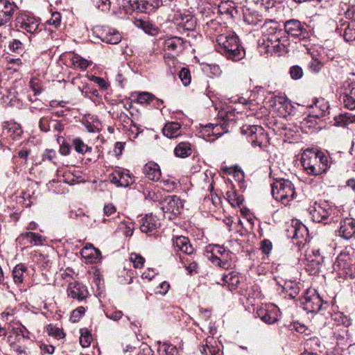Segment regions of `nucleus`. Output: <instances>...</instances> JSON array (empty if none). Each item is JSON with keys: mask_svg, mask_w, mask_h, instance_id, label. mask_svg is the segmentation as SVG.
<instances>
[{"mask_svg": "<svg viewBox=\"0 0 355 355\" xmlns=\"http://www.w3.org/2000/svg\"><path fill=\"white\" fill-rule=\"evenodd\" d=\"M223 281L232 291L237 288L241 281V277L236 272H230L223 275Z\"/></svg>", "mask_w": 355, "mask_h": 355, "instance_id": "obj_30", "label": "nucleus"}, {"mask_svg": "<svg viewBox=\"0 0 355 355\" xmlns=\"http://www.w3.org/2000/svg\"><path fill=\"white\" fill-rule=\"evenodd\" d=\"M123 6L126 12L135 10L141 12L140 1L139 0H123Z\"/></svg>", "mask_w": 355, "mask_h": 355, "instance_id": "obj_45", "label": "nucleus"}, {"mask_svg": "<svg viewBox=\"0 0 355 355\" xmlns=\"http://www.w3.org/2000/svg\"><path fill=\"white\" fill-rule=\"evenodd\" d=\"M270 105L275 107L277 110L282 112V110H285L290 105L288 99L284 96H275L270 100Z\"/></svg>", "mask_w": 355, "mask_h": 355, "instance_id": "obj_32", "label": "nucleus"}, {"mask_svg": "<svg viewBox=\"0 0 355 355\" xmlns=\"http://www.w3.org/2000/svg\"><path fill=\"white\" fill-rule=\"evenodd\" d=\"M9 48L13 52L21 53L24 50V44L21 40L14 39L10 42Z\"/></svg>", "mask_w": 355, "mask_h": 355, "instance_id": "obj_52", "label": "nucleus"}, {"mask_svg": "<svg viewBox=\"0 0 355 355\" xmlns=\"http://www.w3.org/2000/svg\"><path fill=\"white\" fill-rule=\"evenodd\" d=\"M72 144L75 150L78 153L84 154L87 151H91L92 148L86 145L80 138H74L72 140Z\"/></svg>", "mask_w": 355, "mask_h": 355, "instance_id": "obj_41", "label": "nucleus"}, {"mask_svg": "<svg viewBox=\"0 0 355 355\" xmlns=\"http://www.w3.org/2000/svg\"><path fill=\"white\" fill-rule=\"evenodd\" d=\"M226 194L229 201L233 206H239L242 204L243 201V198L239 196L236 192L227 191Z\"/></svg>", "mask_w": 355, "mask_h": 355, "instance_id": "obj_47", "label": "nucleus"}, {"mask_svg": "<svg viewBox=\"0 0 355 355\" xmlns=\"http://www.w3.org/2000/svg\"><path fill=\"white\" fill-rule=\"evenodd\" d=\"M67 293L69 297L80 302L85 300L89 295L87 287L77 282H71L69 284Z\"/></svg>", "mask_w": 355, "mask_h": 355, "instance_id": "obj_13", "label": "nucleus"}, {"mask_svg": "<svg viewBox=\"0 0 355 355\" xmlns=\"http://www.w3.org/2000/svg\"><path fill=\"white\" fill-rule=\"evenodd\" d=\"M71 62L73 67L76 69H80L81 70H85L89 65L92 64V62L89 61L78 54H74L71 58Z\"/></svg>", "mask_w": 355, "mask_h": 355, "instance_id": "obj_36", "label": "nucleus"}, {"mask_svg": "<svg viewBox=\"0 0 355 355\" xmlns=\"http://www.w3.org/2000/svg\"><path fill=\"white\" fill-rule=\"evenodd\" d=\"M93 1L102 11H108L110 8L111 3L110 0H93Z\"/></svg>", "mask_w": 355, "mask_h": 355, "instance_id": "obj_61", "label": "nucleus"}, {"mask_svg": "<svg viewBox=\"0 0 355 355\" xmlns=\"http://www.w3.org/2000/svg\"><path fill=\"white\" fill-rule=\"evenodd\" d=\"M6 130H7L9 135L13 139L19 137L22 134V130L20 125L15 123H7L5 125Z\"/></svg>", "mask_w": 355, "mask_h": 355, "instance_id": "obj_40", "label": "nucleus"}, {"mask_svg": "<svg viewBox=\"0 0 355 355\" xmlns=\"http://www.w3.org/2000/svg\"><path fill=\"white\" fill-rule=\"evenodd\" d=\"M212 123H209L201 126L200 134L204 139H208L209 137L213 136L211 134Z\"/></svg>", "mask_w": 355, "mask_h": 355, "instance_id": "obj_59", "label": "nucleus"}, {"mask_svg": "<svg viewBox=\"0 0 355 355\" xmlns=\"http://www.w3.org/2000/svg\"><path fill=\"white\" fill-rule=\"evenodd\" d=\"M289 73L293 80L300 79L303 76V70L302 67L298 65L291 67Z\"/></svg>", "mask_w": 355, "mask_h": 355, "instance_id": "obj_54", "label": "nucleus"}, {"mask_svg": "<svg viewBox=\"0 0 355 355\" xmlns=\"http://www.w3.org/2000/svg\"><path fill=\"white\" fill-rule=\"evenodd\" d=\"M312 110L309 118H321L329 114V104L323 98H317L313 101V104L309 105Z\"/></svg>", "mask_w": 355, "mask_h": 355, "instance_id": "obj_11", "label": "nucleus"}, {"mask_svg": "<svg viewBox=\"0 0 355 355\" xmlns=\"http://www.w3.org/2000/svg\"><path fill=\"white\" fill-rule=\"evenodd\" d=\"M162 183L163 184L162 189L167 192L173 191L177 186V183L170 179L163 180Z\"/></svg>", "mask_w": 355, "mask_h": 355, "instance_id": "obj_58", "label": "nucleus"}, {"mask_svg": "<svg viewBox=\"0 0 355 355\" xmlns=\"http://www.w3.org/2000/svg\"><path fill=\"white\" fill-rule=\"evenodd\" d=\"M119 227L121 230L125 229V235L126 236H130L132 235L134 225L132 222L122 221L119 225Z\"/></svg>", "mask_w": 355, "mask_h": 355, "instance_id": "obj_57", "label": "nucleus"}, {"mask_svg": "<svg viewBox=\"0 0 355 355\" xmlns=\"http://www.w3.org/2000/svg\"><path fill=\"white\" fill-rule=\"evenodd\" d=\"M85 309L83 306H79L73 310L71 315V320L73 322H77L79 318L85 313Z\"/></svg>", "mask_w": 355, "mask_h": 355, "instance_id": "obj_62", "label": "nucleus"}, {"mask_svg": "<svg viewBox=\"0 0 355 355\" xmlns=\"http://www.w3.org/2000/svg\"><path fill=\"white\" fill-rule=\"evenodd\" d=\"M162 347L166 355H178V354L176 347L170 343H164Z\"/></svg>", "mask_w": 355, "mask_h": 355, "instance_id": "obj_63", "label": "nucleus"}, {"mask_svg": "<svg viewBox=\"0 0 355 355\" xmlns=\"http://www.w3.org/2000/svg\"><path fill=\"white\" fill-rule=\"evenodd\" d=\"M203 70L212 76H219L222 73L220 67L217 64H207L203 67Z\"/></svg>", "mask_w": 355, "mask_h": 355, "instance_id": "obj_48", "label": "nucleus"}, {"mask_svg": "<svg viewBox=\"0 0 355 355\" xmlns=\"http://www.w3.org/2000/svg\"><path fill=\"white\" fill-rule=\"evenodd\" d=\"M17 6L14 2L8 0H0V26H2L12 19Z\"/></svg>", "mask_w": 355, "mask_h": 355, "instance_id": "obj_12", "label": "nucleus"}, {"mask_svg": "<svg viewBox=\"0 0 355 355\" xmlns=\"http://www.w3.org/2000/svg\"><path fill=\"white\" fill-rule=\"evenodd\" d=\"M162 133L168 138H176L181 135V125L178 122H168L162 128Z\"/></svg>", "mask_w": 355, "mask_h": 355, "instance_id": "obj_27", "label": "nucleus"}, {"mask_svg": "<svg viewBox=\"0 0 355 355\" xmlns=\"http://www.w3.org/2000/svg\"><path fill=\"white\" fill-rule=\"evenodd\" d=\"M190 144L187 142L180 143L175 148L174 153L177 157H186L191 154Z\"/></svg>", "mask_w": 355, "mask_h": 355, "instance_id": "obj_37", "label": "nucleus"}, {"mask_svg": "<svg viewBox=\"0 0 355 355\" xmlns=\"http://www.w3.org/2000/svg\"><path fill=\"white\" fill-rule=\"evenodd\" d=\"M334 119L337 125L345 126L349 123H355V115L345 113L336 116Z\"/></svg>", "mask_w": 355, "mask_h": 355, "instance_id": "obj_38", "label": "nucleus"}, {"mask_svg": "<svg viewBox=\"0 0 355 355\" xmlns=\"http://www.w3.org/2000/svg\"><path fill=\"white\" fill-rule=\"evenodd\" d=\"M48 334L56 338H62L64 336V334L61 329L55 327L53 324H49L47 327Z\"/></svg>", "mask_w": 355, "mask_h": 355, "instance_id": "obj_49", "label": "nucleus"}, {"mask_svg": "<svg viewBox=\"0 0 355 355\" xmlns=\"http://www.w3.org/2000/svg\"><path fill=\"white\" fill-rule=\"evenodd\" d=\"M166 200L167 205L162 208L164 211L166 209L165 211L170 212L173 214H178L180 213V210L183 207V203L179 197L173 196L169 197Z\"/></svg>", "mask_w": 355, "mask_h": 355, "instance_id": "obj_26", "label": "nucleus"}, {"mask_svg": "<svg viewBox=\"0 0 355 355\" xmlns=\"http://www.w3.org/2000/svg\"><path fill=\"white\" fill-rule=\"evenodd\" d=\"M160 223L157 217L152 214H146L140 220V230L144 233H150L156 230Z\"/></svg>", "mask_w": 355, "mask_h": 355, "instance_id": "obj_16", "label": "nucleus"}, {"mask_svg": "<svg viewBox=\"0 0 355 355\" xmlns=\"http://www.w3.org/2000/svg\"><path fill=\"white\" fill-rule=\"evenodd\" d=\"M343 37L347 42H355V21L349 22L347 26L344 30Z\"/></svg>", "mask_w": 355, "mask_h": 355, "instance_id": "obj_39", "label": "nucleus"}, {"mask_svg": "<svg viewBox=\"0 0 355 355\" xmlns=\"http://www.w3.org/2000/svg\"><path fill=\"white\" fill-rule=\"evenodd\" d=\"M61 22V15L58 12H55L51 14V17L46 21L49 25L53 26L54 28H58Z\"/></svg>", "mask_w": 355, "mask_h": 355, "instance_id": "obj_55", "label": "nucleus"}, {"mask_svg": "<svg viewBox=\"0 0 355 355\" xmlns=\"http://www.w3.org/2000/svg\"><path fill=\"white\" fill-rule=\"evenodd\" d=\"M154 99L155 96L149 92L139 93L137 98V102L141 104L148 103L151 101H153Z\"/></svg>", "mask_w": 355, "mask_h": 355, "instance_id": "obj_50", "label": "nucleus"}, {"mask_svg": "<svg viewBox=\"0 0 355 355\" xmlns=\"http://www.w3.org/2000/svg\"><path fill=\"white\" fill-rule=\"evenodd\" d=\"M340 101L345 107L349 110H355V85H349L348 89L340 94Z\"/></svg>", "mask_w": 355, "mask_h": 355, "instance_id": "obj_20", "label": "nucleus"}, {"mask_svg": "<svg viewBox=\"0 0 355 355\" xmlns=\"http://www.w3.org/2000/svg\"><path fill=\"white\" fill-rule=\"evenodd\" d=\"M92 340V336L87 329H80V343L83 347L90 345Z\"/></svg>", "mask_w": 355, "mask_h": 355, "instance_id": "obj_44", "label": "nucleus"}, {"mask_svg": "<svg viewBox=\"0 0 355 355\" xmlns=\"http://www.w3.org/2000/svg\"><path fill=\"white\" fill-rule=\"evenodd\" d=\"M241 132L249 138L254 147L259 146L262 148L269 143L268 135L261 126L245 125L241 128Z\"/></svg>", "mask_w": 355, "mask_h": 355, "instance_id": "obj_5", "label": "nucleus"}, {"mask_svg": "<svg viewBox=\"0 0 355 355\" xmlns=\"http://www.w3.org/2000/svg\"><path fill=\"white\" fill-rule=\"evenodd\" d=\"M174 20L178 25L182 26L187 30L192 29L195 26V19L190 14L177 12L174 15Z\"/></svg>", "mask_w": 355, "mask_h": 355, "instance_id": "obj_22", "label": "nucleus"}, {"mask_svg": "<svg viewBox=\"0 0 355 355\" xmlns=\"http://www.w3.org/2000/svg\"><path fill=\"white\" fill-rule=\"evenodd\" d=\"M283 290L291 298H295L300 292V286L295 282L286 281L283 286Z\"/></svg>", "mask_w": 355, "mask_h": 355, "instance_id": "obj_35", "label": "nucleus"}, {"mask_svg": "<svg viewBox=\"0 0 355 355\" xmlns=\"http://www.w3.org/2000/svg\"><path fill=\"white\" fill-rule=\"evenodd\" d=\"M227 257H208V259L216 266H218L222 268H228L230 266V262L227 260Z\"/></svg>", "mask_w": 355, "mask_h": 355, "instance_id": "obj_46", "label": "nucleus"}, {"mask_svg": "<svg viewBox=\"0 0 355 355\" xmlns=\"http://www.w3.org/2000/svg\"><path fill=\"white\" fill-rule=\"evenodd\" d=\"M336 234L345 240L355 239V218L346 217L341 219Z\"/></svg>", "mask_w": 355, "mask_h": 355, "instance_id": "obj_10", "label": "nucleus"}, {"mask_svg": "<svg viewBox=\"0 0 355 355\" xmlns=\"http://www.w3.org/2000/svg\"><path fill=\"white\" fill-rule=\"evenodd\" d=\"M89 119L92 121H90L89 119H87L83 123L87 131L89 132H99L101 126V122L98 119H93V117Z\"/></svg>", "mask_w": 355, "mask_h": 355, "instance_id": "obj_42", "label": "nucleus"}, {"mask_svg": "<svg viewBox=\"0 0 355 355\" xmlns=\"http://www.w3.org/2000/svg\"><path fill=\"white\" fill-rule=\"evenodd\" d=\"M15 26L33 34L38 29L39 22L34 17L21 13L16 17Z\"/></svg>", "mask_w": 355, "mask_h": 355, "instance_id": "obj_9", "label": "nucleus"}, {"mask_svg": "<svg viewBox=\"0 0 355 355\" xmlns=\"http://www.w3.org/2000/svg\"><path fill=\"white\" fill-rule=\"evenodd\" d=\"M180 261L183 267L190 275L198 272V265L197 261L192 258L180 256Z\"/></svg>", "mask_w": 355, "mask_h": 355, "instance_id": "obj_34", "label": "nucleus"}, {"mask_svg": "<svg viewBox=\"0 0 355 355\" xmlns=\"http://www.w3.org/2000/svg\"><path fill=\"white\" fill-rule=\"evenodd\" d=\"M173 244L175 248L187 255H191L194 252V249L187 237L183 236H175L173 239Z\"/></svg>", "mask_w": 355, "mask_h": 355, "instance_id": "obj_17", "label": "nucleus"}, {"mask_svg": "<svg viewBox=\"0 0 355 355\" xmlns=\"http://www.w3.org/2000/svg\"><path fill=\"white\" fill-rule=\"evenodd\" d=\"M282 35V31L277 30L276 27H271L267 30V33L264 35L263 39L266 53L282 55L288 52V40Z\"/></svg>", "mask_w": 355, "mask_h": 355, "instance_id": "obj_3", "label": "nucleus"}, {"mask_svg": "<svg viewBox=\"0 0 355 355\" xmlns=\"http://www.w3.org/2000/svg\"><path fill=\"white\" fill-rule=\"evenodd\" d=\"M24 239H27L28 243L33 245H42L46 241L45 238L41 234L33 232L21 233L17 240L20 242Z\"/></svg>", "mask_w": 355, "mask_h": 355, "instance_id": "obj_24", "label": "nucleus"}, {"mask_svg": "<svg viewBox=\"0 0 355 355\" xmlns=\"http://www.w3.org/2000/svg\"><path fill=\"white\" fill-rule=\"evenodd\" d=\"M218 255H220V257H227L228 252H226L224 247L214 245L211 248V254L209 257H218Z\"/></svg>", "mask_w": 355, "mask_h": 355, "instance_id": "obj_53", "label": "nucleus"}, {"mask_svg": "<svg viewBox=\"0 0 355 355\" xmlns=\"http://www.w3.org/2000/svg\"><path fill=\"white\" fill-rule=\"evenodd\" d=\"M300 161L304 171L310 175H322L329 168L328 157L318 150L306 149L302 154Z\"/></svg>", "mask_w": 355, "mask_h": 355, "instance_id": "obj_2", "label": "nucleus"}, {"mask_svg": "<svg viewBox=\"0 0 355 355\" xmlns=\"http://www.w3.org/2000/svg\"><path fill=\"white\" fill-rule=\"evenodd\" d=\"M228 132L227 125L225 123L221 124H213L211 134L216 138L220 137Z\"/></svg>", "mask_w": 355, "mask_h": 355, "instance_id": "obj_43", "label": "nucleus"}, {"mask_svg": "<svg viewBox=\"0 0 355 355\" xmlns=\"http://www.w3.org/2000/svg\"><path fill=\"white\" fill-rule=\"evenodd\" d=\"M162 5V0H140L141 12L150 13Z\"/></svg>", "mask_w": 355, "mask_h": 355, "instance_id": "obj_31", "label": "nucleus"}, {"mask_svg": "<svg viewBox=\"0 0 355 355\" xmlns=\"http://www.w3.org/2000/svg\"><path fill=\"white\" fill-rule=\"evenodd\" d=\"M200 352L203 355H216L218 353V349L213 346L206 345L202 347Z\"/></svg>", "mask_w": 355, "mask_h": 355, "instance_id": "obj_64", "label": "nucleus"}, {"mask_svg": "<svg viewBox=\"0 0 355 355\" xmlns=\"http://www.w3.org/2000/svg\"><path fill=\"white\" fill-rule=\"evenodd\" d=\"M332 211L331 206L327 201L316 202L308 209L310 218L316 223H321L327 220Z\"/></svg>", "mask_w": 355, "mask_h": 355, "instance_id": "obj_6", "label": "nucleus"}, {"mask_svg": "<svg viewBox=\"0 0 355 355\" xmlns=\"http://www.w3.org/2000/svg\"><path fill=\"white\" fill-rule=\"evenodd\" d=\"M284 29L286 33L293 37L304 41L309 37V33L302 23L297 19H290L285 22Z\"/></svg>", "mask_w": 355, "mask_h": 355, "instance_id": "obj_8", "label": "nucleus"}, {"mask_svg": "<svg viewBox=\"0 0 355 355\" xmlns=\"http://www.w3.org/2000/svg\"><path fill=\"white\" fill-rule=\"evenodd\" d=\"M179 77L181 79L182 84L185 86L190 83L191 76L189 71L187 69H182L179 73Z\"/></svg>", "mask_w": 355, "mask_h": 355, "instance_id": "obj_60", "label": "nucleus"}, {"mask_svg": "<svg viewBox=\"0 0 355 355\" xmlns=\"http://www.w3.org/2000/svg\"><path fill=\"white\" fill-rule=\"evenodd\" d=\"M146 177L152 181H157L161 177V170L159 165L155 162H148L144 167Z\"/></svg>", "mask_w": 355, "mask_h": 355, "instance_id": "obj_25", "label": "nucleus"}, {"mask_svg": "<svg viewBox=\"0 0 355 355\" xmlns=\"http://www.w3.org/2000/svg\"><path fill=\"white\" fill-rule=\"evenodd\" d=\"M110 182L117 187H126L133 183V180L128 173L121 170H116L110 175Z\"/></svg>", "mask_w": 355, "mask_h": 355, "instance_id": "obj_15", "label": "nucleus"}, {"mask_svg": "<svg viewBox=\"0 0 355 355\" xmlns=\"http://www.w3.org/2000/svg\"><path fill=\"white\" fill-rule=\"evenodd\" d=\"M272 196L282 204L286 205L295 196V187L288 180L279 179L272 184Z\"/></svg>", "mask_w": 355, "mask_h": 355, "instance_id": "obj_4", "label": "nucleus"}, {"mask_svg": "<svg viewBox=\"0 0 355 355\" xmlns=\"http://www.w3.org/2000/svg\"><path fill=\"white\" fill-rule=\"evenodd\" d=\"M216 24H211V29H215L214 46L216 51L229 60L237 62L245 56V51L241 44L238 35L232 31L225 30L223 32L218 31L220 26L214 27Z\"/></svg>", "mask_w": 355, "mask_h": 355, "instance_id": "obj_1", "label": "nucleus"}, {"mask_svg": "<svg viewBox=\"0 0 355 355\" xmlns=\"http://www.w3.org/2000/svg\"><path fill=\"white\" fill-rule=\"evenodd\" d=\"M100 38L107 44H116L121 42V35L116 29L105 28L101 33Z\"/></svg>", "mask_w": 355, "mask_h": 355, "instance_id": "obj_19", "label": "nucleus"}, {"mask_svg": "<svg viewBox=\"0 0 355 355\" xmlns=\"http://www.w3.org/2000/svg\"><path fill=\"white\" fill-rule=\"evenodd\" d=\"M291 231L293 232V239H300L304 238L305 235L307 234V228L306 227L300 223L299 221H293V225L291 228Z\"/></svg>", "mask_w": 355, "mask_h": 355, "instance_id": "obj_33", "label": "nucleus"}, {"mask_svg": "<svg viewBox=\"0 0 355 355\" xmlns=\"http://www.w3.org/2000/svg\"><path fill=\"white\" fill-rule=\"evenodd\" d=\"M27 271L28 268L24 263H20L17 264L12 271V276L15 284H22L24 280V275Z\"/></svg>", "mask_w": 355, "mask_h": 355, "instance_id": "obj_29", "label": "nucleus"}, {"mask_svg": "<svg viewBox=\"0 0 355 355\" xmlns=\"http://www.w3.org/2000/svg\"><path fill=\"white\" fill-rule=\"evenodd\" d=\"M133 24L136 27L142 29L147 34L155 35L157 33V27L148 20L135 19Z\"/></svg>", "mask_w": 355, "mask_h": 355, "instance_id": "obj_28", "label": "nucleus"}, {"mask_svg": "<svg viewBox=\"0 0 355 355\" xmlns=\"http://www.w3.org/2000/svg\"><path fill=\"white\" fill-rule=\"evenodd\" d=\"M307 266L311 267L314 272L320 270V266L323 263L324 258L321 255L320 250H313L311 253L307 255Z\"/></svg>", "mask_w": 355, "mask_h": 355, "instance_id": "obj_21", "label": "nucleus"}, {"mask_svg": "<svg viewBox=\"0 0 355 355\" xmlns=\"http://www.w3.org/2000/svg\"><path fill=\"white\" fill-rule=\"evenodd\" d=\"M52 119L49 116H44L39 121L40 129L43 132L51 130V123Z\"/></svg>", "mask_w": 355, "mask_h": 355, "instance_id": "obj_51", "label": "nucleus"}, {"mask_svg": "<svg viewBox=\"0 0 355 355\" xmlns=\"http://www.w3.org/2000/svg\"><path fill=\"white\" fill-rule=\"evenodd\" d=\"M322 300L315 290H308L301 298L303 309L307 313H318L322 306Z\"/></svg>", "mask_w": 355, "mask_h": 355, "instance_id": "obj_7", "label": "nucleus"}, {"mask_svg": "<svg viewBox=\"0 0 355 355\" xmlns=\"http://www.w3.org/2000/svg\"><path fill=\"white\" fill-rule=\"evenodd\" d=\"M81 256L85 259L87 263H95L100 259L101 252L98 249L94 247L90 243L86 245L81 250Z\"/></svg>", "mask_w": 355, "mask_h": 355, "instance_id": "obj_18", "label": "nucleus"}, {"mask_svg": "<svg viewBox=\"0 0 355 355\" xmlns=\"http://www.w3.org/2000/svg\"><path fill=\"white\" fill-rule=\"evenodd\" d=\"M130 259L133 263L134 267L136 268H140L144 266L145 259L141 255L132 253L130 255Z\"/></svg>", "mask_w": 355, "mask_h": 355, "instance_id": "obj_56", "label": "nucleus"}, {"mask_svg": "<svg viewBox=\"0 0 355 355\" xmlns=\"http://www.w3.org/2000/svg\"><path fill=\"white\" fill-rule=\"evenodd\" d=\"M183 40L179 37L167 38L164 42V49L169 52L178 53L183 49Z\"/></svg>", "mask_w": 355, "mask_h": 355, "instance_id": "obj_23", "label": "nucleus"}, {"mask_svg": "<svg viewBox=\"0 0 355 355\" xmlns=\"http://www.w3.org/2000/svg\"><path fill=\"white\" fill-rule=\"evenodd\" d=\"M279 310L277 306H270L268 308H261L257 309V315L261 320L266 324H271L278 320Z\"/></svg>", "mask_w": 355, "mask_h": 355, "instance_id": "obj_14", "label": "nucleus"}]
</instances>
